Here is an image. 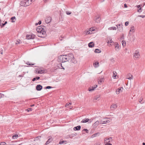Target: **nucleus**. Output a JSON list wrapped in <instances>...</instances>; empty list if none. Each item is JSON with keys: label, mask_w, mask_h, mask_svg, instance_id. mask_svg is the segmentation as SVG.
<instances>
[{"label": "nucleus", "mask_w": 145, "mask_h": 145, "mask_svg": "<svg viewBox=\"0 0 145 145\" xmlns=\"http://www.w3.org/2000/svg\"><path fill=\"white\" fill-rule=\"evenodd\" d=\"M7 22L6 21L4 24H3L1 26V27H3L5 25V24L7 23Z\"/></svg>", "instance_id": "a19ab883"}, {"label": "nucleus", "mask_w": 145, "mask_h": 145, "mask_svg": "<svg viewBox=\"0 0 145 145\" xmlns=\"http://www.w3.org/2000/svg\"><path fill=\"white\" fill-rule=\"evenodd\" d=\"M101 144L100 143H98L95 144V145H100Z\"/></svg>", "instance_id": "5fc2aeb1"}, {"label": "nucleus", "mask_w": 145, "mask_h": 145, "mask_svg": "<svg viewBox=\"0 0 145 145\" xmlns=\"http://www.w3.org/2000/svg\"><path fill=\"white\" fill-rule=\"evenodd\" d=\"M26 64H27L28 65H33L35 64H32V63H30L29 62H27L26 63Z\"/></svg>", "instance_id": "e433bc0d"}, {"label": "nucleus", "mask_w": 145, "mask_h": 145, "mask_svg": "<svg viewBox=\"0 0 145 145\" xmlns=\"http://www.w3.org/2000/svg\"><path fill=\"white\" fill-rule=\"evenodd\" d=\"M122 44L123 46L124 47L126 46V42L125 40L122 41Z\"/></svg>", "instance_id": "2f4dec72"}, {"label": "nucleus", "mask_w": 145, "mask_h": 145, "mask_svg": "<svg viewBox=\"0 0 145 145\" xmlns=\"http://www.w3.org/2000/svg\"><path fill=\"white\" fill-rule=\"evenodd\" d=\"M105 145H112V144L111 143H110L109 142H107L106 143Z\"/></svg>", "instance_id": "c03bdc74"}, {"label": "nucleus", "mask_w": 145, "mask_h": 145, "mask_svg": "<svg viewBox=\"0 0 145 145\" xmlns=\"http://www.w3.org/2000/svg\"><path fill=\"white\" fill-rule=\"evenodd\" d=\"M52 20L51 18L50 17H48L47 18V20H46V23H48L50 22Z\"/></svg>", "instance_id": "f3484780"}, {"label": "nucleus", "mask_w": 145, "mask_h": 145, "mask_svg": "<svg viewBox=\"0 0 145 145\" xmlns=\"http://www.w3.org/2000/svg\"><path fill=\"white\" fill-rule=\"evenodd\" d=\"M44 70H42L41 68H39L36 69L35 71V72L38 74H42L44 73Z\"/></svg>", "instance_id": "20e7f679"}, {"label": "nucleus", "mask_w": 145, "mask_h": 145, "mask_svg": "<svg viewBox=\"0 0 145 145\" xmlns=\"http://www.w3.org/2000/svg\"><path fill=\"white\" fill-rule=\"evenodd\" d=\"M126 78L129 80H131L133 79V77L132 74L129 73L126 76Z\"/></svg>", "instance_id": "f8f14e48"}, {"label": "nucleus", "mask_w": 145, "mask_h": 145, "mask_svg": "<svg viewBox=\"0 0 145 145\" xmlns=\"http://www.w3.org/2000/svg\"><path fill=\"white\" fill-rule=\"evenodd\" d=\"M38 23H36L35 24V25H38Z\"/></svg>", "instance_id": "69168bd1"}, {"label": "nucleus", "mask_w": 145, "mask_h": 145, "mask_svg": "<svg viewBox=\"0 0 145 145\" xmlns=\"http://www.w3.org/2000/svg\"><path fill=\"white\" fill-rule=\"evenodd\" d=\"M65 142H66V141H60L59 142V144H62L63 143Z\"/></svg>", "instance_id": "ea45409f"}, {"label": "nucleus", "mask_w": 145, "mask_h": 145, "mask_svg": "<svg viewBox=\"0 0 145 145\" xmlns=\"http://www.w3.org/2000/svg\"><path fill=\"white\" fill-rule=\"evenodd\" d=\"M91 120H90L89 119L86 118L84 119H83L81 121V123H86L87 122H88L89 121H90V123H91L92 121H91Z\"/></svg>", "instance_id": "1a4fd4ad"}, {"label": "nucleus", "mask_w": 145, "mask_h": 145, "mask_svg": "<svg viewBox=\"0 0 145 145\" xmlns=\"http://www.w3.org/2000/svg\"><path fill=\"white\" fill-rule=\"evenodd\" d=\"M140 56V54L139 51L138 50H137L135 52V53L134 54V57L135 58H138Z\"/></svg>", "instance_id": "39448f33"}, {"label": "nucleus", "mask_w": 145, "mask_h": 145, "mask_svg": "<svg viewBox=\"0 0 145 145\" xmlns=\"http://www.w3.org/2000/svg\"><path fill=\"white\" fill-rule=\"evenodd\" d=\"M16 19V18L15 16L11 18V20H12V22H14V21H13V20H14Z\"/></svg>", "instance_id": "72a5a7b5"}, {"label": "nucleus", "mask_w": 145, "mask_h": 145, "mask_svg": "<svg viewBox=\"0 0 145 145\" xmlns=\"http://www.w3.org/2000/svg\"><path fill=\"white\" fill-rule=\"evenodd\" d=\"M101 82V80H99L98 81V83L100 84Z\"/></svg>", "instance_id": "e2e57ef3"}, {"label": "nucleus", "mask_w": 145, "mask_h": 145, "mask_svg": "<svg viewBox=\"0 0 145 145\" xmlns=\"http://www.w3.org/2000/svg\"><path fill=\"white\" fill-rule=\"evenodd\" d=\"M38 138V137H36V138H35V140H37V139Z\"/></svg>", "instance_id": "774afa93"}, {"label": "nucleus", "mask_w": 145, "mask_h": 145, "mask_svg": "<svg viewBox=\"0 0 145 145\" xmlns=\"http://www.w3.org/2000/svg\"><path fill=\"white\" fill-rule=\"evenodd\" d=\"M59 65H61V68H60L61 69H63L64 70H65V68H64L63 67L62 65V64L61 63H60Z\"/></svg>", "instance_id": "4c0bfd02"}, {"label": "nucleus", "mask_w": 145, "mask_h": 145, "mask_svg": "<svg viewBox=\"0 0 145 145\" xmlns=\"http://www.w3.org/2000/svg\"><path fill=\"white\" fill-rule=\"evenodd\" d=\"M3 96V95H2L0 93V99Z\"/></svg>", "instance_id": "13d9d810"}, {"label": "nucleus", "mask_w": 145, "mask_h": 145, "mask_svg": "<svg viewBox=\"0 0 145 145\" xmlns=\"http://www.w3.org/2000/svg\"><path fill=\"white\" fill-rule=\"evenodd\" d=\"M110 122V121L108 120V118H106L104 119L103 120L101 121V123L102 124H106L109 123Z\"/></svg>", "instance_id": "423d86ee"}, {"label": "nucleus", "mask_w": 145, "mask_h": 145, "mask_svg": "<svg viewBox=\"0 0 145 145\" xmlns=\"http://www.w3.org/2000/svg\"><path fill=\"white\" fill-rule=\"evenodd\" d=\"M117 106L116 104H113L110 106L112 110H113L117 108Z\"/></svg>", "instance_id": "dca6fc26"}, {"label": "nucleus", "mask_w": 145, "mask_h": 145, "mask_svg": "<svg viewBox=\"0 0 145 145\" xmlns=\"http://www.w3.org/2000/svg\"><path fill=\"white\" fill-rule=\"evenodd\" d=\"M81 126L80 125L76 127H74V129L75 131L79 130L80 129Z\"/></svg>", "instance_id": "412c9836"}, {"label": "nucleus", "mask_w": 145, "mask_h": 145, "mask_svg": "<svg viewBox=\"0 0 145 145\" xmlns=\"http://www.w3.org/2000/svg\"><path fill=\"white\" fill-rule=\"evenodd\" d=\"M110 60L111 61H114V59L113 58H112L110 59Z\"/></svg>", "instance_id": "3c124183"}, {"label": "nucleus", "mask_w": 145, "mask_h": 145, "mask_svg": "<svg viewBox=\"0 0 145 145\" xmlns=\"http://www.w3.org/2000/svg\"><path fill=\"white\" fill-rule=\"evenodd\" d=\"M107 42L108 43H114V42L112 40L111 38H109L108 41Z\"/></svg>", "instance_id": "bb28decb"}, {"label": "nucleus", "mask_w": 145, "mask_h": 145, "mask_svg": "<svg viewBox=\"0 0 145 145\" xmlns=\"http://www.w3.org/2000/svg\"><path fill=\"white\" fill-rule=\"evenodd\" d=\"M100 135V133H95L91 137L92 138H93L95 137H96L97 136H99Z\"/></svg>", "instance_id": "a211bd4d"}, {"label": "nucleus", "mask_w": 145, "mask_h": 145, "mask_svg": "<svg viewBox=\"0 0 145 145\" xmlns=\"http://www.w3.org/2000/svg\"><path fill=\"white\" fill-rule=\"evenodd\" d=\"M116 26H117L118 30L121 31H122L123 30V27L122 26H120V24H118L116 25Z\"/></svg>", "instance_id": "2eb2a0df"}, {"label": "nucleus", "mask_w": 145, "mask_h": 145, "mask_svg": "<svg viewBox=\"0 0 145 145\" xmlns=\"http://www.w3.org/2000/svg\"><path fill=\"white\" fill-rule=\"evenodd\" d=\"M94 44L93 42H91L88 44V46L89 47L92 48L94 47Z\"/></svg>", "instance_id": "aec40b11"}, {"label": "nucleus", "mask_w": 145, "mask_h": 145, "mask_svg": "<svg viewBox=\"0 0 145 145\" xmlns=\"http://www.w3.org/2000/svg\"><path fill=\"white\" fill-rule=\"evenodd\" d=\"M26 37L28 39H33L35 38V35L32 34L27 35H26Z\"/></svg>", "instance_id": "0eeeda50"}, {"label": "nucleus", "mask_w": 145, "mask_h": 145, "mask_svg": "<svg viewBox=\"0 0 145 145\" xmlns=\"http://www.w3.org/2000/svg\"><path fill=\"white\" fill-rule=\"evenodd\" d=\"M141 8L140 7L139 9L138 10V12H142Z\"/></svg>", "instance_id": "37998d69"}, {"label": "nucleus", "mask_w": 145, "mask_h": 145, "mask_svg": "<svg viewBox=\"0 0 145 145\" xmlns=\"http://www.w3.org/2000/svg\"><path fill=\"white\" fill-rule=\"evenodd\" d=\"M138 16L143 18L145 17V15H139Z\"/></svg>", "instance_id": "de8ad7c7"}, {"label": "nucleus", "mask_w": 145, "mask_h": 145, "mask_svg": "<svg viewBox=\"0 0 145 145\" xmlns=\"http://www.w3.org/2000/svg\"><path fill=\"white\" fill-rule=\"evenodd\" d=\"M52 139L51 137H49L48 140L46 142V144H47L49 143L52 141Z\"/></svg>", "instance_id": "6ab92c4d"}, {"label": "nucleus", "mask_w": 145, "mask_h": 145, "mask_svg": "<svg viewBox=\"0 0 145 145\" xmlns=\"http://www.w3.org/2000/svg\"><path fill=\"white\" fill-rule=\"evenodd\" d=\"M31 4L29 0H22L21 2L20 5L22 6H27Z\"/></svg>", "instance_id": "7ed1b4c3"}, {"label": "nucleus", "mask_w": 145, "mask_h": 145, "mask_svg": "<svg viewBox=\"0 0 145 145\" xmlns=\"http://www.w3.org/2000/svg\"><path fill=\"white\" fill-rule=\"evenodd\" d=\"M124 7L125 8H127V5H126V4H124Z\"/></svg>", "instance_id": "6e6d98bb"}, {"label": "nucleus", "mask_w": 145, "mask_h": 145, "mask_svg": "<svg viewBox=\"0 0 145 145\" xmlns=\"http://www.w3.org/2000/svg\"><path fill=\"white\" fill-rule=\"evenodd\" d=\"M136 7L138 8H140V5H137L136 6Z\"/></svg>", "instance_id": "603ef678"}, {"label": "nucleus", "mask_w": 145, "mask_h": 145, "mask_svg": "<svg viewBox=\"0 0 145 145\" xmlns=\"http://www.w3.org/2000/svg\"><path fill=\"white\" fill-rule=\"evenodd\" d=\"M95 52L96 53H99L101 52V50L99 49H96L95 50Z\"/></svg>", "instance_id": "b1692460"}, {"label": "nucleus", "mask_w": 145, "mask_h": 145, "mask_svg": "<svg viewBox=\"0 0 145 145\" xmlns=\"http://www.w3.org/2000/svg\"><path fill=\"white\" fill-rule=\"evenodd\" d=\"M142 99H143L142 98H140L139 100V102L140 103H141L142 101Z\"/></svg>", "instance_id": "8fccbe9b"}, {"label": "nucleus", "mask_w": 145, "mask_h": 145, "mask_svg": "<svg viewBox=\"0 0 145 145\" xmlns=\"http://www.w3.org/2000/svg\"><path fill=\"white\" fill-rule=\"evenodd\" d=\"M41 21H39V22H38V24H39V25H40L41 24Z\"/></svg>", "instance_id": "052dcab7"}, {"label": "nucleus", "mask_w": 145, "mask_h": 145, "mask_svg": "<svg viewBox=\"0 0 145 145\" xmlns=\"http://www.w3.org/2000/svg\"><path fill=\"white\" fill-rule=\"evenodd\" d=\"M52 88V87L50 86H47L46 87V89H49Z\"/></svg>", "instance_id": "79ce46f5"}, {"label": "nucleus", "mask_w": 145, "mask_h": 145, "mask_svg": "<svg viewBox=\"0 0 145 145\" xmlns=\"http://www.w3.org/2000/svg\"><path fill=\"white\" fill-rule=\"evenodd\" d=\"M99 63L97 62H96L95 63H94L93 65L95 67H97L99 66Z\"/></svg>", "instance_id": "5701e85b"}, {"label": "nucleus", "mask_w": 145, "mask_h": 145, "mask_svg": "<svg viewBox=\"0 0 145 145\" xmlns=\"http://www.w3.org/2000/svg\"><path fill=\"white\" fill-rule=\"evenodd\" d=\"M99 98H100V96H96L94 98V100H97Z\"/></svg>", "instance_id": "f704fd0d"}, {"label": "nucleus", "mask_w": 145, "mask_h": 145, "mask_svg": "<svg viewBox=\"0 0 145 145\" xmlns=\"http://www.w3.org/2000/svg\"><path fill=\"white\" fill-rule=\"evenodd\" d=\"M99 121L97 120L96 121L94 124L93 125L95 126H96L99 124Z\"/></svg>", "instance_id": "473e14b6"}, {"label": "nucleus", "mask_w": 145, "mask_h": 145, "mask_svg": "<svg viewBox=\"0 0 145 145\" xmlns=\"http://www.w3.org/2000/svg\"><path fill=\"white\" fill-rule=\"evenodd\" d=\"M20 39H17L16 42H15V44L16 45H18V44H19L20 43Z\"/></svg>", "instance_id": "7c9ffc66"}, {"label": "nucleus", "mask_w": 145, "mask_h": 145, "mask_svg": "<svg viewBox=\"0 0 145 145\" xmlns=\"http://www.w3.org/2000/svg\"><path fill=\"white\" fill-rule=\"evenodd\" d=\"M97 85H96L94 87L93 86L91 87V88H89L88 89V90L89 91H93L97 87Z\"/></svg>", "instance_id": "4be33fe9"}, {"label": "nucleus", "mask_w": 145, "mask_h": 145, "mask_svg": "<svg viewBox=\"0 0 145 145\" xmlns=\"http://www.w3.org/2000/svg\"><path fill=\"white\" fill-rule=\"evenodd\" d=\"M71 12H66V14H71Z\"/></svg>", "instance_id": "09e8293b"}, {"label": "nucleus", "mask_w": 145, "mask_h": 145, "mask_svg": "<svg viewBox=\"0 0 145 145\" xmlns=\"http://www.w3.org/2000/svg\"><path fill=\"white\" fill-rule=\"evenodd\" d=\"M6 143L4 142H1L0 143V145H6Z\"/></svg>", "instance_id": "c9c22d12"}, {"label": "nucleus", "mask_w": 145, "mask_h": 145, "mask_svg": "<svg viewBox=\"0 0 145 145\" xmlns=\"http://www.w3.org/2000/svg\"><path fill=\"white\" fill-rule=\"evenodd\" d=\"M123 89V87H120L116 90V93L117 94H119L122 91Z\"/></svg>", "instance_id": "6e6552de"}, {"label": "nucleus", "mask_w": 145, "mask_h": 145, "mask_svg": "<svg viewBox=\"0 0 145 145\" xmlns=\"http://www.w3.org/2000/svg\"><path fill=\"white\" fill-rule=\"evenodd\" d=\"M134 30H135L134 27V26H132L131 27L129 31L130 32L131 31L132 32H134Z\"/></svg>", "instance_id": "c85d7f7f"}, {"label": "nucleus", "mask_w": 145, "mask_h": 145, "mask_svg": "<svg viewBox=\"0 0 145 145\" xmlns=\"http://www.w3.org/2000/svg\"><path fill=\"white\" fill-rule=\"evenodd\" d=\"M113 74L112 76V77L113 78L115 79L116 78V72L115 71H114L113 72Z\"/></svg>", "instance_id": "a878e982"}, {"label": "nucleus", "mask_w": 145, "mask_h": 145, "mask_svg": "<svg viewBox=\"0 0 145 145\" xmlns=\"http://www.w3.org/2000/svg\"><path fill=\"white\" fill-rule=\"evenodd\" d=\"M85 33L86 35H88L92 33V31H91V33L89 30H86L85 31Z\"/></svg>", "instance_id": "cd10ccee"}, {"label": "nucleus", "mask_w": 145, "mask_h": 145, "mask_svg": "<svg viewBox=\"0 0 145 145\" xmlns=\"http://www.w3.org/2000/svg\"><path fill=\"white\" fill-rule=\"evenodd\" d=\"M36 80V78H33V79H32V81H34Z\"/></svg>", "instance_id": "bf43d9fd"}, {"label": "nucleus", "mask_w": 145, "mask_h": 145, "mask_svg": "<svg viewBox=\"0 0 145 145\" xmlns=\"http://www.w3.org/2000/svg\"><path fill=\"white\" fill-rule=\"evenodd\" d=\"M89 30L90 32V31L92 30V31H94L93 30V29H92V28H90L89 29Z\"/></svg>", "instance_id": "4d7b16f0"}, {"label": "nucleus", "mask_w": 145, "mask_h": 145, "mask_svg": "<svg viewBox=\"0 0 145 145\" xmlns=\"http://www.w3.org/2000/svg\"><path fill=\"white\" fill-rule=\"evenodd\" d=\"M83 131H86V132L87 133H88V130L87 129H83Z\"/></svg>", "instance_id": "49530a36"}, {"label": "nucleus", "mask_w": 145, "mask_h": 145, "mask_svg": "<svg viewBox=\"0 0 145 145\" xmlns=\"http://www.w3.org/2000/svg\"><path fill=\"white\" fill-rule=\"evenodd\" d=\"M36 78V79H37V80H39L40 79V77H39V76H38V77H36V78Z\"/></svg>", "instance_id": "864d4df0"}, {"label": "nucleus", "mask_w": 145, "mask_h": 145, "mask_svg": "<svg viewBox=\"0 0 145 145\" xmlns=\"http://www.w3.org/2000/svg\"><path fill=\"white\" fill-rule=\"evenodd\" d=\"M114 46H115V48H116V50L117 51H118L119 50V44L118 43V42H115Z\"/></svg>", "instance_id": "ddd939ff"}, {"label": "nucleus", "mask_w": 145, "mask_h": 145, "mask_svg": "<svg viewBox=\"0 0 145 145\" xmlns=\"http://www.w3.org/2000/svg\"><path fill=\"white\" fill-rule=\"evenodd\" d=\"M18 137V135L17 134L13 135L12 137V138L13 139H17Z\"/></svg>", "instance_id": "c756f323"}, {"label": "nucleus", "mask_w": 145, "mask_h": 145, "mask_svg": "<svg viewBox=\"0 0 145 145\" xmlns=\"http://www.w3.org/2000/svg\"><path fill=\"white\" fill-rule=\"evenodd\" d=\"M142 145H145V143L144 142H143L142 143Z\"/></svg>", "instance_id": "338daca9"}, {"label": "nucleus", "mask_w": 145, "mask_h": 145, "mask_svg": "<svg viewBox=\"0 0 145 145\" xmlns=\"http://www.w3.org/2000/svg\"><path fill=\"white\" fill-rule=\"evenodd\" d=\"M1 26V20H0V26Z\"/></svg>", "instance_id": "0e129e2a"}, {"label": "nucleus", "mask_w": 145, "mask_h": 145, "mask_svg": "<svg viewBox=\"0 0 145 145\" xmlns=\"http://www.w3.org/2000/svg\"><path fill=\"white\" fill-rule=\"evenodd\" d=\"M42 88V86L40 85H38L36 87V89L38 91L40 90Z\"/></svg>", "instance_id": "4468645a"}, {"label": "nucleus", "mask_w": 145, "mask_h": 145, "mask_svg": "<svg viewBox=\"0 0 145 145\" xmlns=\"http://www.w3.org/2000/svg\"><path fill=\"white\" fill-rule=\"evenodd\" d=\"M57 61L59 62L62 63L69 61L74 64H76L77 62L73 55L72 54L66 55H61L59 56Z\"/></svg>", "instance_id": "f257e3e1"}, {"label": "nucleus", "mask_w": 145, "mask_h": 145, "mask_svg": "<svg viewBox=\"0 0 145 145\" xmlns=\"http://www.w3.org/2000/svg\"><path fill=\"white\" fill-rule=\"evenodd\" d=\"M117 29V28L116 27H110L108 28V29L109 30H116Z\"/></svg>", "instance_id": "393cba45"}, {"label": "nucleus", "mask_w": 145, "mask_h": 145, "mask_svg": "<svg viewBox=\"0 0 145 145\" xmlns=\"http://www.w3.org/2000/svg\"><path fill=\"white\" fill-rule=\"evenodd\" d=\"M100 20L101 18L99 16L97 15L96 16L95 21L97 23H99L100 22Z\"/></svg>", "instance_id": "9d476101"}, {"label": "nucleus", "mask_w": 145, "mask_h": 145, "mask_svg": "<svg viewBox=\"0 0 145 145\" xmlns=\"http://www.w3.org/2000/svg\"><path fill=\"white\" fill-rule=\"evenodd\" d=\"M129 24V22H125V25L126 26H127Z\"/></svg>", "instance_id": "a18cd8bd"}, {"label": "nucleus", "mask_w": 145, "mask_h": 145, "mask_svg": "<svg viewBox=\"0 0 145 145\" xmlns=\"http://www.w3.org/2000/svg\"><path fill=\"white\" fill-rule=\"evenodd\" d=\"M61 38H60V40H62V38H63V37H62V36H61Z\"/></svg>", "instance_id": "680f3d73"}, {"label": "nucleus", "mask_w": 145, "mask_h": 145, "mask_svg": "<svg viewBox=\"0 0 145 145\" xmlns=\"http://www.w3.org/2000/svg\"><path fill=\"white\" fill-rule=\"evenodd\" d=\"M71 105V103H67L66 104V105H65V106L67 107V106H69V105Z\"/></svg>", "instance_id": "58836bf2"}, {"label": "nucleus", "mask_w": 145, "mask_h": 145, "mask_svg": "<svg viewBox=\"0 0 145 145\" xmlns=\"http://www.w3.org/2000/svg\"><path fill=\"white\" fill-rule=\"evenodd\" d=\"M44 26H39L36 29V31L38 32V36L44 38L45 37V31L44 28Z\"/></svg>", "instance_id": "f03ea898"}, {"label": "nucleus", "mask_w": 145, "mask_h": 145, "mask_svg": "<svg viewBox=\"0 0 145 145\" xmlns=\"http://www.w3.org/2000/svg\"><path fill=\"white\" fill-rule=\"evenodd\" d=\"M104 140L105 141V143L107 142H111L112 141V139L111 137H110L109 138H106L104 139Z\"/></svg>", "instance_id": "9b49d317"}]
</instances>
